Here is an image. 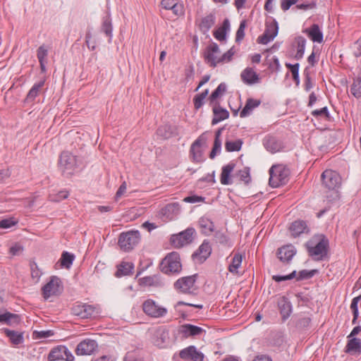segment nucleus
I'll return each mask as SVG.
<instances>
[{
	"mask_svg": "<svg viewBox=\"0 0 361 361\" xmlns=\"http://www.w3.org/2000/svg\"><path fill=\"white\" fill-rule=\"evenodd\" d=\"M16 221L13 219H5L0 221V228H9L16 224Z\"/></svg>",
	"mask_w": 361,
	"mask_h": 361,
	"instance_id": "nucleus-53",
	"label": "nucleus"
},
{
	"mask_svg": "<svg viewBox=\"0 0 361 361\" xmlns=\"http://www.w3.org/2000/svg\"><path fill=\"white\" fill-rule=\"evenodd\" d=\"M98 345L94 340L87 338L80 342L75 349L77 355H90L97 348Z\"/></svg>",
	"mask_w": 361,
	"mask_h": 361,
	"instance_id": "nucleus-12",
	"label": "nucleus"
},
{
	"mask_svg": "<svg viewBox=\"0 0 361 361\" xmlns=\"http://www.w3.org/2000/svg\"><path fill=\"white\" fill-rule=\"evenodd\" d=\"M171 10L173 13L177 16H183L185 13V9L183 4L178 3V1L176 3V5Z\"/></svg>",
	"mask_w": 361,
	"mask_h": 361,
	"instance_id": "nucleus-54",
	"label": "nucleus"
},
{
	"mask_svg": "<svg viewBox=\"0 0 361 361\" xmlns=\"http://www.w3.org/2000/svg\"><path fill=\"white\" fill-rule=\"evenodd\" d=\"M289 170L283 165H274L269 169V185L278 188L286 184L288 180Z\"/></svg>",
	"mask_w": 361,
	"mask_h": 361,
	"instance_id": "nucleus-3",
	"label": "nucleus"
},
{
	"mask_svg": "<svg viewBox=\"0 0 361 361\" xmlns=\"http://www.w3.org/2000/svg\"><path fill=\"white\" fill-rule=\"evenodd\" d=\"M361 350V341L359 338L350 339L347 345L346 351L351 353H360Z\"/></svg>",
	"mask_w": 361,
	"mask_h": 361,
	"instance_id": "nucleus-38",
	"label": "nucleus"
},
{
	"mask_svg": "<svg viewBox=\"0 0 361 361\" xmlns=\"http://www.w3.org/2000/svg\"><path fill=\"white\" fill-rule=\"evenodd\" d=\"M177 0H162L161 4L166 10H171L176 5Z\"/></svg>",
	"mask_w": 361,
	"mask_h": 361,
	"instance_id": "nucleus-60",
	"label": "nucleus"
},
{
	"mask_svg": "<svg viewBox=\"0 0 361 361\" xmlns=\"http://www.w3.org/2000/svg\"><path fill=\"white\" fill-rule=\"evenodd\" d=\"M127 191V183L123 181L115 195V201H118Z\"/></svg>",
	"mask_w": 361,
	"mask_h": 361,
	"instance_id": "nucleus-50",
	"label": "nucleus"
},
{
	"mask_svg": "<svg viewBox=\"0 0 361 361\" xmlns=\"http://www.w3.org/2000/svg\"><path fill=\"white\" fill-rule=\"evenodd\" d=\"M214 16L212 14L208 15L202 19L200 28L202 32H206L214 25Z\"/></svg>",
	"mask_w": 361,
	"mask_h": 361,
	"instance_id": "nucleus-36",
	"label": "nucleus"
},
{
	"mask_svg": "<svg viewBox=\"0 0 361 361\" xmlns=\"http://www.w3.org/2000/svg\"><path fill=\"white\" fill-rule=\"evenodd\" d=\"M321 178L323 186L329 190H335L341 185V177L336 171L331 169L325 170Z\"/></svg>",
	"mask_w": 361,
	"mask_h": 361,
	"instance_id": "nucleus-8",
	"label": "nucleus"
},
{
	"mask_svg": "<svg viewBox=\"0 0 361 361\" xmlns=\"http://www.w3.org/2000/svg\"><path fill=\"white\" fill-rule=\"evenodd\" d=\"M317 4L315 1H312L309 4H300L296 6V8L302 10H310L316 8Z\"/></svg>",
	"mask_w": 361,
	"mask_h": 361,
	"instance_id": "nucleus-61",
	"label": "nucleus"
},
{
	"mask_svg": "<svg viewBox=\"0 0 361 361\" xmlns=\"http://www.w3.org/2000/svg\"><path fill=\"white\" fill-rule=\"evenodd\" d=\"M213 111H214V118L212 121V125H215V124L219 123L220 121L226 119L229 116L228 111H226V109H224L221 107L214 108Z\"/></svg>",
	"mask_w": 361,
	"mask_h": 361,
	"instance_id": "nucleus-30",
	"label": "nucleus"
},
{
	"mask_svg": "<svg viewBox=\"0 0 361 361\" xmlns=\"http://www.w3.org/2000/svg\"><path fill=\"white\" fill-rule=\"evenodd\" d=\"M243 142L240 140H228L225 143V148L227 152H238L240 150Z\"/></svg>",
	"mask_w": 361,
	"mask_h": 361,
	"instance_id": "nucleus-40",
	"label": "nucleus"
},
{
	"mask_svg": "<svg viewBox=\"0 0 361 361\" xmlns=\"http://www.w3.org/2000/svg\"><path fill=\"white\" fill-rule=\"evenodd\" d=\"M195 283V276H190L179 279L174 284L175 288L179 291L187 293L192 289Z\"/></svg>",
	"mask_w": 361,
	"mask_h": 361,
	"instance_id": "nucleus-16",
	"label": "nucleus"
},
{
	"mask_svg": "<svg viewBox=\"0 0 361 361\" xmlns=\"http://www.w3.org/2000/svg\"><path fill=\"white\" fill-rule=\"evenodd\" d=\"M296 250L291 245L281 247L278 250L277 255L279 259L283 262H288L295 255Z\"/></svg>",
	"mask_w": 361,
	"mask_h": 361,
	"instance_id": "nucleus-20",
	"label": "nucleus"
},
{
	"mask_svg": "<svg viewBox=\"0 0 361 361\" xmlns=\"http://www.w3.org/2000/svg\"><path fill=\"white\" fill-rule=\"evenodd\" d=\"M47 54H48V51L44 47V46H41L38 48L37 55V59H38L39 61H47L46 59H47Z\"/></svg>",
	"mask_w": 361,
	"mask_h": 361,
	"instance_id": "nucleus-51",
	"label": "nucleus"
},
{
	"mask_svg": "<svg viewBox=\"0 0 361 361\" xmlns=\"http://www.w3.org/2000/svg\"><path fill=\"white\" fill-rule=\"evenodd\" d=\"M142 309L146 315L154 319L164 317L168 312L166 307L161 306L152 299H147L144 301Z\"/></svg>",
	"mask_w": 361,
	"mask_h": 361,
	"instance_id": "nucleus-5",
	"label": "nucleus"
},
{
	"mask_svg": "<svg viewBox=\"0 0 361 361\" xmlns=\"http://www.w3.org/2000/svg\"><path fill=\"white\" fill-rule=\"evenodd\" d=\"M278 31V23L276 21L267 24L264 34L258 37L257 42L262 44H268L275 38Z\"/></svg>",
	"mask_w": 361,
	"mask_h": 361,
	"instance_id": "nucleus-14",
	"label": "nucleus"
},
{
	"mask_svg": "<svg viewBox=\"0 0 361 361\" xmlns=\"http://www.w3.org/2000/svg\"><path fill=\"white\" fill-rule=\"evenodd\" d=\"M243 261V255L240 253H235L228 266V271L233 274H238V269L240 267Z\"/></svg>",
	"mask_w": 361,
	"mask_h": 361,
	"instance_id": "nucleus-29",
	"label": "nucleus"
},
{
	"mask_svg": "<svg viewBox=\"0 0 361 361\" xmlns=\"http://www.w3.org/2000/svg\"><path fill=\"white\" fill-rule=\"evenodd\" d=\"M286 66L290 71L294 81L295 82L296 85H298L300 83V78H299L300 65H299V63H295V64L286 63Z\"/></svg>",
	"mask_w": 361,
	"mask_h": 361,
	"instance_id": "nucleus-45",
	"label": "nucleus"
},
{
	"mask_svg": "<svg viewBox=\"0 0 361 361\" xmlns=\"http://www.w3.org/2000/svg\"><path fill=\"white\" fill-rule=\"evenodd\" d=\"M36 338H45L53 335L51 331H41L34 333Z\"/></svg>",
	"mask_w": 361,
	"mask_h": 361,
	"instance_id": "nucleus-64",
	"label": "nucleus"
},
{
	"mask_svg": "<svg viewBox=\"0 0 361 361\" xmlns=\"http://www.w3.org/2000/svg\"><path fill=\"white\" fill-rule=\"evenodd\" d=\"M328 247V240L323 236L319 237L318 242L314 246H308V252L314 259L319 260L326 255Z\"/></svg>",
	"mask_w": 361,
	"mask_h": 361,
	"instance_id": "nucleus-11",
	"label": "nucleus"
},
{
	"mask_svg": "<svg viewBox=\"0 0 361 361\" xmlns=\"http://www.w3.org/2000/svg\"><path fill=\"white\" fill-rule=\"evenodd\" d=\"M45 79H42L37 82H35L29 92H27L24 102L25 103H31L44 91V86L45 84Z\"/></svg>",
	"mask_w": 361,
	"mask_h": 361,
	"instance_id": "nucleus-17",
	"label": "nucleus"
},
{
	"mask_svg": "<svg viewBox=\"0 0 361 361\" xmlns=\"http://www.w3.org/2000/svg\"><path fill=\"white\" fill-rule=\"evenodd\" d=\"M59 166L64 175L71 176L73 174L78 168L76 157L70 152H63L59 157Z\"/></svg>",
	"mask_w": 361,
	"mask_h": 361,
	"instance_id": "nucleus-4",
	"label": "nucleus"
},
{
	"mask_svg": "<svg viewBox=\"0 0 361 361\" xmlns=\"http://www.w3.org/2000/svg\"><path fill=\"white\" fill-rule=\"evenodd\" d=\"M161 271L166 274H178L182 269L180 255L176 252L169 253L160 264Z\"/></svg>",
	"mask_w": 361,
	"mask_h": 361,
	"instance_id": "nucleus-2",
	"label": "nucleus"
},
{
	"mask_svg": "<svg viewBox=\"0 0 361 361\" xmlns=\"http://www.w3.org/2000/svg\"><path fill=\"white\" fill-rule=\"evenodd\" d=\"M199 224L202 232L206 235H210L214 230V223L206 216L202 217Z\"/></svg>",
	"mask_w": 361,
	"mask_h": 361,
	"instance_id": "nucleus-31",
	"label": "nucleus"
},
{
	"mask_svg": "<svg viewBox=\"0 0 361 361\" xmlns=\"http://www.w3.org/2000/svg\"><path fill=\"white\" fill-rule=\"evenodd\" d=\"M179 356L183 360L190 361H203L204 357L203 353L198 351L193 345H190L180 350Z\"/></svg>",
	"mask_w": 361,
	"mask_h": 361,
	"instance_id": "nucleus-15",
	"label": "nucleus"
},
{
	"mask_svg": "<svg viewBox=\"0 0 361 361\" xmlns=\"http://www.w3.org/2000/svg\"><path fill=\"white\" fill-rule=\"evenodd\" d=\"M20 321V319L18 314L0 310V323L12 326L19 324Z\"/></svg>",
	"mask_w": 361,
	"mask_h": 361,
	"instance_id": "nucleus-22",
	"label": "nucleus"
},
{
	"mask_svg": "<svg viewBox=\"0 0 361 361\" xmlns=\"http://www.w3.org/2000/svg\"><path fill=\"white\" fill-rule=\"evenodd\" d=\"M230 30V23L225 19L221 26L214 30V37L219 41H224L226 38V32Z\"/></svg>",
	"mask_w": 361,
	"mask_h": 361,
	"instance_id": "nucleus-26",
	"label": "nucleus"
},
{
	"mask_svg": "<svg viewBox=\"0 0 361 361\" xmlns=\"http://www.w3.org/2000/svg\"><path fill=\"white\" fill-rule=\"evenodd\" d=\"M361 296L354 298L352 300V302L350 304V309L352 310L353 312V323L354 324L358 317V302L360 299Z\"/></svg>",
	"mask_w": 361,
	"mask_h": 361,
	"instance_id": "nucleus-46",
	"label": "nucleus"
},
{
	"mask_svg": "<svg viewBox=\"0 0 361 361\" xmlns=\"http://www.w3.org/2000/svg\"><path fill=\"white\" fill-rule=\"evenodd\" d=\"M295 43L296 44L297 49L295 58L299 60L302 59L304 55L306 39L303 37L299 36L295 38Z\"/></svg>",
	"mask_w": 361,
	"mask_h": 361,
	"instance_id": "nucleus-34",
	"label": "nucleus"
},
{
	"mask_svg": "<svg viewBox=\"0 0 361 361\" xmlns=\"http://www.w3.org/2000/svg\"><path fill=\"white\" fill-rule=\"evenodd\" d=\"M295 275V271H293L290 274L286 275V276H273V279L275 281L279 282V281H282L292 279L293 278H294Z\"/></svg>",
	"mask_w": 361,
	"mask_h": 361,
	"instance_id": "nucleus-63",
	"label": "nucleus"
},
{
	"mask_svg": "<svg viewBox=\"0 0 361 361\" xmlns=\"http://www.w3.org/2000/svg\"><path fill=\"white\" fill-rule=\"evenodd\" d=\"M204 200V197L197 195H192L188 196L184 198L183 201L188 203H195L203 202Z\"/></svg>",
	"mask_w": 361,
	"mask_h": 361,
	"instance_id": "nucleus-59",
	"label": "nucleus"
},
{
	"mask_svg": "<svg viewBox=\"0 0 361 361\" xmlns=\"http://www.w3.org/2000/svg\"><path fill=\"white\" fill-rule=\"evenodd\" d=\"M351 92L357 98L361 97V79L357 80L353 84Z\"/></svg>",
	"mask_w": 361,
	"mask_h": 361,
	"instance_id": "nucleus-47",
	"label": "nucleus"
},
{
	"mask_svg": "<svg viewBox=\"0 0 361 361\" xmlns=\"http://www.w3.org/2000/svg\"><path fill=\"white\" fill-rule=\"evenodd\" d=\"M140 285L144 286H151L154 283V279L152 276H145L139 279Z\"/></svg>",
	"mask_w": 361,
	"mask_h": 361,
	"instance_id": "nucleus-55",
	"label": "nucleus"
},
{
	"mask_svg": "<svg viewBox=\"0 0 361 361\" xmlns=\"http://www.w3.org/2000/svg\"><path fill=\"white\" fill-rule=\"evenodd\" d=\"M203 331L202 329L192 324H185L182 326V332L187 336H194L200 334Z\"/></svg>",
	"mask_w": 361,
	"mask_h": 361,
	"instance_id": "nucleus-35",
	"label": "nucleus"
},
{
	"mask_svg": "<svg viewBox=\"0 0 361 361\" xmlns=\"http://www.w3.org/2000/svg\"><path fill=\"white\" fill-rule=\"evenodd\" d=\"M239 176L240 179L245 183H247L250 180V171L248 169H244L239 171Z\"/></svg>",
	"mask_w": 361,
	"mask_h": 361,
	"instance_id": "nucleus-58",
	"label": "nucleus"
},
{
	"mask_svg": "<svg viewBox=\"0 0 361 361\" xmlns=\"http://www.w3.org/2000/svg\"><path fill=\"white\" fill-rule=\"evenodd\" d=\"M240 77L243 82L248 85L257 84L260 82L259 74L250 67L244 69L240 74Z\"/></svg>",
	"mask_w": 361,
	"mask_h": 361,
	"instance_id": "nucleus-18",
	"label": "nucleus"
},
{
	"mask_svg": "<svg viewBox=\"0 0 361 361\" xmlns=\"http://www.w3.org/2000/svg\"><path fill=\"white\" fill-rule=\"evenodd\" d=\"M180 210V206L178 202H173L168 204L164 208L161 209V213L164 216H166L169 219H172L176 216Z\"/></svg>",
	"mask_w": 361,
	"mask_h": 361,
	"instance_id": "nucleus-23",
	"label": "nucleus"
},
{
	"mask_svg": "<svg viewBox=\"0 0 361 361\" xmlns=\"http://www.w3.org/2000/svg\"><path fill=\"white\" fill-rule=\"evenodd\" d=\"M4 332L7 337L9 338L10 341L13 345H18L23 342V336L22 333L9 330L7 329H4Z\"/></svg>",
	"mask_w": 361,
	"mask_h": 361,
	"instance_id": "nucleus-33",
	"label": "nucleus"
},
{
	"mask_svg": "<svg viewBox=\"0 0 361 361\" xmlns=\"http://www.w3.org/2000/svg\"><path fill=\"white\" fill-rule=\"evenodd\" d=\"M264 145L266 148L272 153H275L279 150V147L274 139L267 140Z\"/></svg>",
	"mask_w": 361,
	"mask_h": 361,
	"instance_id": "nucleus-49",
	"label": "nucleus"
},
{
	"mask_svg": "<svg viewBox=\"0 0 361 361\" xmlns=\"http://www.w3.org/2000/svg\"><path fill=\"white\" fill-rule=\"evenodd\" d=\"M72 313L82 319H88L97 314L96 307L87 304L76 303L72 307Z\"/></svg>",
	"mask_w": 361,
	"mask_h": 361,
	"instance_id": "nucleus-10",
	"label": "nucleus"
},
{
	"mask_svg": "<svg viewBox=\"0 0 361 361\" xmlns=\"http://www.w3.org/2000/svg\"><path fill=\"white\" fill-rule=\"evenodd\" d=\"M235 51L233 48H231L226 52L221 54L219 45L215 42L210 43L204 51V59L205 63L210 67L215 68L219 64H223L230 62Z\"/></svg>",
	"mask_w": 361,
	"mask_h": 361,
	"instance_id": "nucleus-1",
	"label": "nucleus"
},
{
	"mask_svg": "<svg viewBox=\"0 0 361 361\" xmlns=\"http://www.w3.org/2000/svg\"><path fill=\"white\" fill-rule=\"evenodd\" d=\"M307 37L314 42L322 43L323 42V33L317 24L303 30Z\"/></svg>",
	"mask_w": 361,
	"mask_h": 361,
	"instance_id": "nucleus-21",
	"label": "nucleus"
},
{
	"mask_svg": "<svg viewBox=\"0 0 361 361\" xmlns=\"http://www.w3.org/2000/svg\"><path fill=\"white\" fill-rule=\"evenodd\" d=\"M74 357L66 346L60 345L51 350L49 355L50 361L64 360L66 361H73Z\"/></svg>",
	"mask_w": 361,
	"mask_h": 361,
	"instance_id": "nucleus-13",
	"label": "nucleus"
},
{
	"mask_svg": "<svg viewBox=\"0 0 361 361\" xmlns=\"http://www.w3.org/2000/svg\"><path fill=\"white\" fill-rule=\"evenodd\" d=\"M226 91V85L225 83H220L216 89L212 93L209 100L213 102L218 98L221 97Z\"/></svg>",
	"mask_w": 361,
	"mask_h": 361,
	"instance_id": "nucleus-41",
	"label": "nucleus"
},
{
	"mask_svg": "<svg viewBox=\"0 0 361 361\" xmlns=\"http://www.w3.org/2000/svg\"><path fill=\"white\" fill-rule=\"evenodd\" d=\"M194 233L195 230L189 228L178 234L172 235L170 238L171 244L176 248L188 245L192 240Z\"/></svg>",
	"mask_w": 361,
	"mask_h": 361,
	"instance_id": "nucleus-9",
	"label": "nucleus"
},
{
	"mask_svg": "<svg viewBox=\"0 0 361 361\" xmlns=\"http://www.w3.org/2000/svg\"><path fill=\"white\" fill-rule=\"evenodd\" d=\"M134 265L132 262H122L118 267L116 276H126L132 274Z\"/></svg>",
	"mask_w": 361,
	"mask_h": 361,
	"instance_id": "nucleus-32",
	"label": "nucleus"
},
{
	"mask_svg": "<svg viewBox=\"0 0 361 361\" xmlns=\"http://www.w3.org/2000/svg\"><path fill=\"white\" fill-rule=\"evenodd\" d=\"M298 1V0H283L281 4L282 10L284 11L288 10L290 7L296 4Z\"/></svg>",
	"mask_w": 361,
	"mask_h": 361,
	"instance_id": "nucleus-62",
	"label": "nucleus"
},
{
	"mask_svg": "<svg viewBox=\"0 0 361 361\" xmlns=\"http://www.w3.org/2000/svg\"><path fill=\"white\" fill-rule=\"evenodd\" d=\"M312 114L314 116H320V117H325V118H328L329 117V112H328V109H327V107H323L320 109H316V110H314L312 112Z\"/></svg>",
	"mask_w": 361,
	"mask_h": 361,
	"instance_id": "nucleus-56",
	"label": "nucleus"
},
{
	"mask_svg": "<svg viewBox=\"0 0 361 361\" xmlns=\"http://www.w3.org/2000/svg\"><path fill=\"white\" fill-rule=\"evenodd\" d=\"M23 246L18 243H16L15 245H12L10 247L9 252L10 254L14 256L20 255L23 252Z\"/></svg>",
	"mask_w": 361,
	"mask_h": 361,
	"instance_id": "nucleus-57",
	"label": "nucleus"
},
{
	"mask_svg": "<svg viewBox=\"0 0 361 361\" xmlns=\"http://www.w3.org/2000/svg\"><path fill=\"white\" fill-rule=\"evenodd\" d=\"M60 260L61 266L68 269L73 264L74 255L68 252H63Z\"/></svg>",
	"mask_w": 361,
	"mask_h": 361,
	"instance_id": "nucleus-43",
	"label": "nucleus"
},
{
	"mask_svg": "<svg viewBox=\"0 0 361 361\" xmlns=\"http://www.w3.org/2000/svg\"><path fill=\"white\" fill-rule=\"evenodd\" d=\"M221 134V129H219L215 134V140L214 142V146L212 150L210 153V158L214 159L216 154L221 151V140L220 139Z\"/></svg>",
	"mask_w": 361,
	"mask_h": 361,
	"instance_id": "nucleus-37",
	"label": "nucleus"
},
{
	"mask_svg": "<svg viewBox=\"0 0 361 361\" xmlns=\"http://www.w3.org/2000/svg\"><path fill=\"white\" fill-rule=\"evenodd\" d=\"M245 27H246L245 20L241 21L240 26L236 32V37H235L236 42H240L244 38Z\"/></svg>",
	"mask_w": 361,
	"mask_h": 361,
	"instance_id": "nucleus-48",
	"label": "nucleus"
},
{
	"mask_svg": "<svg viewBox=\"0 0 361 361\" xmlns=\"http://www.w3.org/2000/svg\"><path fill=\"white\" fill-rule=\"evenodd\" d=\"M209 90H205L204 92L197 94L193 99L194 106L196 109H199L204 104V100L208 95Z\"/></svg>",
	"mask_w": 361,
	"mask_h": 361,
	"instance_id": "nucleus-44",
	"label": "nucleus"
},
{
	"mask_svg": "<svg viewBox=\"0 0 361 361\" xmlns=\"http://www.w3.org/2000/svg\"><path fill=\"white\" fill-rule=\"evenodd\" d=\"M235 168V164L229 163L221 169L220 182L222 185H230L232 183L231 173Z\"/></svg>",
	"mask_w": 361,
	"mask_h": 361,
	"instance_id": "nucleus-25",
	"label": "nucleus"
},
{
	"mask_svg": "<svg viewBox=\"0 0 361 361\" xmlns=\"http://www.w3.org/2000/svg\"><path fill=\"white\" fill-rule=\"evenodd\" d=\"M69 192L67 190H61L55 193H51L49 195V200L51 202H58L68 198Z\"/></svg>",
	"mask_w": 361,
	"mask_h": 361,
	"instance_id": "nucleus-42",
	"label": "nucleus"
},
{
	"mask_svg": "<svg viewBox=\"0 0 361 361\" xmlns=\"http://www.w3.org/2000/svg\"><path fill=\"white\" fill-rule=\"evenodd\" d=\"M102 30L106 34L107 37L110 38V39H111L113 28L111 19L109 15H107L106 17L103 18Z\"/></svg>",
	"mask_w": 361,
	"mask_h": 361,
	"instance_id": "nucleus-39",
	"label": "nucleus"
},
{
	"mask_svg": "<svg viewBox=\"0 0 361 361\" xmlns=\"http://www.w3.org/2000/svg\"><path fill=\"white\" fill-rule=\"evenodd\" d=\"M352 51L355 56L359 57L361 56V39H357L355 43L353 44L352 47Z\"/></svg>",
	"mask_w": 361,
	"mask_h": 361,
	"instance_id": "nucleus-52",
	"label": "nucleus"
},
{
	"mask_svg": "<svg viewBox=\"0 0 361 361\" xmlns=\"http://www.w3.org/2000/svg\"><path fill=\"white\" fill-rule=\"evenodd\" d=\"M62 290V283L57 276H51L49 281L42 288V296L45 300L60 295Z\"/></svg>",
	"mask_w": 361,
	"mask_h": 361,
	"instance_id": "nucleus-6",
	"label": "nucleus"
},
{
	"mask_svg": "<svg viewBox=\"0 0 361 361\" xmlns=\"http://www.w3.org/2000/svg\"><path fill=\"white\" fill-rule=\"evenodd\" d=\"M200 139L196 140L190 147V155L193 161L199 163L203 161V153L201 149Z\"/></svg>",
	"mask_w": 361,
	"mask_h": 361,
	"instance_id": "nucleus-24",
	"label": "nucleus"
},
{
	"mask_svg": "<svg viewBox=\"0 0 361 361\" xmlns=\"http://www.w3.org/2000/svg\"><path fill=\"white\" fill-rule=\"evenodd\" d=\"M260 104V101L258 99H248L245 106L240 113L241 118L245 117L251 114L254 109L257 108Z\"/></svg>",
	"mask_w": 361,
	"mask_h": 361,
	"instance_id": "nucleus-27",
	"label": "nucleus"
},
{
	"mask_svg": "<svg viewBox=\"0 0 361 361\" xmlns=\"http://www.w3.org/2000/svg\"><path fill=\"white\" fill-rule=\"evenodd\" d=\"M212 252V247L208 242H203L192 257L198 262L202 263L207 259Z\"/></svg>",
	"mask_w": 361,
	"mask_h": 361,
	"instance_id": "nucleus-19",
	"label": "nucleus"
},
{
	"mask_svg": "<svg viewBox=\"0 0 361 361\" xmlns=\"http://www.w3.org/2000/svg\"><path fill=\"white\" fill-rule=\"evenodd\" d=\"M140 240V235L137 231L123 233L118 238V245L121 250L124 251H130Z\"/></svg>",
	"mask_w": 361,
	"mask_h": 361,
	"instance_id": "nucleus-7",
	"label": "nucleus"
},
{
	"mask_svg": "<svg viewBox=\"0 0 361 361\" xmlns=\"http://www.w3.org/2000/svg\"><path fill=\"white\" fill-rule=\"evenodd\" d=\"M307 229L306 224L302 221H295L290 226V231L293 237H297Z\"/></svg>",
	"mask_w": 361,
	"mask_h": 361,
	"instance_id": "nucleus-28",
	"label": "nucleus"
}]
</instances>
